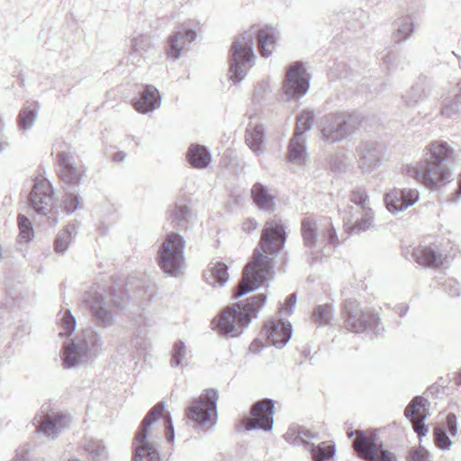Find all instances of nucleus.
<instances>
[{"instance_id":"obj_18","label":"nucleus","mask_w":461,"mask_h":461,"mask_svg":"<svg viewBox=\"0 0 461 461\" xmlns=\"http://www.w3.org/2000/svg\"><path fill=\"white\" fill-rule=\"evenodd\" d=\"M54 201V192L50 182L45 178L35 180L30 194V206L39 215H48Z\"/></svg>"},{"instance_id":"obj_53","label":"nucleus","mask_w":461,"mask_h":461,"mask_svg":"<svg viewBox=\"0 0 461 461\" xmlns=\"http://www.w3.org/2000/svg\"><path fill=\"white\" fill-rule=\"evenodd\" d=\"M425 420V415H423L421 419L412 420L414 431L417 433L419 438L425 436L428 432V428L424 424Z\"/></svg>"},{"instance_id":"obj_64","label":"nucleus","mask_w":461,"mask_h":461,"mask_svg":"<svg viewBox=\"0 0 461 461\" xmlns=\"http://www.w3.org/2000/svg\"><path fill=\"white\" fill-rule=\"evenodd\" d=\"M69 461H79L78 459H72V460H69Z\"/></svg>"},{"instance_id":"obj_15","label":"nucleus","mask_w":461,"mask_h":461,"mask_svg":"<svg viewBox=\"0 0 461 461\" xmlns=\"http://www.w3.org/2000/svg\"><path fill=\"white\" fill-rule=\"evenodd\" d=\"M274 402L271 399H264L254 403L250 410L251 417H244L239 426L244 427L245 430L250 431L261 429L271 430L274 424Z\"/></svg>"},{"instance_id":"obj_17","label":"nucleus","mask_w":461,"mask_h":461,"mask_svg":"<svg viewBox=\"0 0 461 461\" xmlns=\"http://www.w3.org/2000/svg\"><path fill=\"white\" fill-rule=\"evenodd\" d=\"M310 87V77L303 64L293 63L286 71L284 81V93L291 99L299 100L306 95Z\"/></svg>"},{"instance_id":"obj_44","label":"nucleus","mask_w":461,"mask_h":461,"mask_svg":"<svg viewBox=\"0 0 461 461\" xmlns=\"http://www.w3.org/2000/svg\"><path fill=\"white\" fill-rule=\"evenodd\" d=\"M312 317L319 326L327 325L334 317V308L329 303L318 305L314 308Z\"/></svg>"},{"instance_id":"obj_24","label":"nucleus","mask_w":461,"mask_h":461,"mask_svg":"<svg viewBox=\"0 0 461 461\" xmlns=\"http://www.w3.org/2000/svg\"><path fill=\"white\" fill-rule=\"evenodd\" d=\"M262 334L276 348H282L289 341L292 336V328L289 321L283 320L270 321L264 326Z\"/></svg>"},{"instance_id":"obj_59","label":"nucleus","mask_w":461,"mask_h":461,"mask_svg":"<svg viewBox=\"0 0 461 461\" xmlns=\"http://www.w3.org/2000/svg\"><path fill=\"white\" fill-rule=\"evenodd\" d=\"M9 146V143L5 140H0V153L5 151Z\"/></svg>"},{"instance_id":"obj_48","label":"nucleus","mask_w":461,"mask_h":461,"mask_svg":"<svg viewBox=\"0 0 461 461\" xmlns=\"http://www.w3.org/2000/svg\"><path fill=\"white\" fill-rule=\"evenodd\" d=\"M461 113V95H456L452 100L444 104L441 110L442 115L452 118Z\"/></svg>"},{"instance_id":"obj_49","label":"nucleus","mask_w":461,"mask_h":461,"mask_svg":"<svg viewBox=\"0 0 461 461\" xmlns=\"http://www.w3.org/2000/svg\"><path fill=\"white\" fill-rule=\"evenodd\" d=\"M87 451L96 461H104L106 458L107 451L104 445L100 441H92L87 445Z\"/></svg>"},{"instance_id":"obj_40","label":"nucleus","mask_w":461,"mask_h":461,"mask_svg":"<svg viewBox=\"0 0 461 461\" xmlns=\"http://www.w3.org/2000/svg\"><path fill=\"white\" fill-rule=\"evenodd\" d=\"M37 117V105L31 104L24 106L18 114V126L20 130L27 131L32 128Z\"/></svg>"},{"instance_id":"obj_45","label":"nucleus","mask_w":461,"mask_h":461,"mask_svg":"<svg viewBox=\"0 0 461 461\" xmlns=\"http://www.w3.org/2000/svg\"><path fill=\"white\" fill-rule=\"evenodd\" d=\"M17 223L20 230V241L28 242L32 240L34 237V231L30 219L23 214H18Z\"/></svg>"},{"instance_id":"obj_9","label":"nucleus","mask_w":461,"mask_h":461,"mask_svg":"<svg viewBox=\"0 0 461 461\" xmlns=\"http://www.w3.org/2000/svg\"><path fill=\"white\" fill-rule=\"evenodd\" d=\"M217 400V391L206 389L186 409L187 418L195 424L197 429L209 431L214 428L218 420Z\"/></svg>"},{"instance_id":"obj_31","label":"nucleus","mask_w":461,"mask_h":461,"mask_svg":"<svg viewBox=\"0 0 461 461\" xmlns=\"http://www.w3.org/2000/svg\"><path fill=\"white\" fill-rule=\"evenodd\" d=\"M228 269V266L221 261L210 263L203 275L205 282L214 287L223 286L229 280Z\"/></svg>"},{"instance_id":"obj_20","label":"nucleus","mask_w":461,"mask_h":461,"mask_svg":"<svg viewBox=\"0 0 461 461\" xmlns=\"http://www.w3.org/2000/svg\"><path fill=\"white\" fill-rule=\"evenodd\" d=\"M342 220L345 230L348 234L361 233L374 226L375 212L372 208L360 210H342Z\"/></svg>"},{"instance_id":"obj_29","label":"nucleus","mask_w":461,"mask_h":461,"mask_svg":"<svg viewBox=\"0 0 461 461\" xmlns=\"http://www.w3.org/2000/svg\"><path fill=\"white\" fill-rule=\"evenodd\" d=\"M186 159L193 168L204 169L212 162V154L205 146L191 144L186 152Z\"/></svg>"},{"instance_id":"obj_3","label":"nucleus","mask_w":461,"mask_h":461,"mask_svg":"<svg viewBox=\"0 0 461 461\" xmlns=\"http://www.w3.org/2000/svg\"><path fill=\"white\" fill-rule=\"evenodd\" d=\"M267 294H259L246 301L224 308L214 321V329L226 338H236L243 333L258 312L265 306Z\"/></svg>"},{"instance_id":"obj_54","label":"nucleus","mask_w":461,"mask_h":461,"mask_svg":"<svg viewBox=\"0 0 461 461\" xmlns=\"http://www.w3.org/2000/svg\"><path fill=\"white\" fill-rule=\"evenodd\" d=\"M165 430L167 440L172 442L175 438V431L172 420L169 414H167L165 418Z\"/></svg>"},{"instance_id":"obj_2","label":"nucleus","mask_w":461,"mask_h":461,"mask_svg":"<svg viewBox=\"0 0 461 461\" xmlns=\"http://www.w3.org/2000/svg\"><path fill=\"white\" fill-rule=\"evenodd\" d=\"M258 38V48L262 57L272 55L278 33L273 27H264L260 30L251 28L237 38L230 50V67L229 68L230 79L239 84L247 76L248 70L255 64L253 50L254 38Z\"/></svg>"},{"instance_id":"obj_14","label":"nucleus","mask_w":461,"mask_h":461,"mask_svg":"<svg viewBox=\"0 0 461 461\" xmlns=\"http://www.w3.org/2000/svg\"><path fill=\"white\" fill-rule=\"evenodd\" d=\"M70 421V417L62 411H41L35 415L32 423L39 434L52 440L69 426Z\"/></svg>"},{"instance_id":"obj_35","label":"nucleus","mask_w":461,"mask_h":461,"mask_svg":"<svg viewBox=\"0 0 461 461\" xmlns=\"http://www.w3.org/2000/svg\"><path fill=\"white\" fill-rule=\"evenodd\" d=\"M429 91L424 81L415 83L402 97L404 104L409 108L416 107L420 102L424 101Z\"/></svg>"},{"instance_id":"obj_5","label":"nucleus","mask_w":461,"mask_h":461,"mask_svg":"<svg viewBox=\"0 0 461 461\" xmlns=\"http://www.w3.org/2000/svg\"><path fill=\"white\" fill-rule=\"evenodd\" d=\"M128 301V295L122 289L109 293L100 286H92L84 295V303L90 310L95 323L101 328H109L115 322L113 308L121 309Z\"/></svg>"},{"instance_id":"obj_12","label":"nucleus","mask_w":461,"mask_h":461,"mask_svg":"<svg viewBox=\"0 0 461 461\" xmlns=\"http://www.w3.org/2000/svg\"><path fill=\"white\" fill-rule=\"evenodd\" d=\"M357 124L355 115L337 112L325 116L321 127V139L327 143L332 144L346 139L352 134Z\"/></svg>"},{"instance_id":"obj_58","label":"nucleus","mask_w":461,"mask_h":461,"mask_svg":"<svg viewBox=\"0 0 461 461\" xmlns=\"http://www.w3.org/2000/svg\"><path fill=\"white\" fill-rule=\"evenodd\" d=\"M126 158V153L123 152V151H118V152H115L113 156V160L114 162H122Z\"/></svg>"},{"instance_id":"obj_23","label":"nucleus","mask_w":461,"mask_h":461,"mask_svg":"<svg viewBox=\"0 0 461 461\" xmlns=\"http://www.w3.org/2000/svg\"><path fill=\"white\" fill-rule=\"evenodd\" d=\"M386 208L393 213L400 212L419 200V192L416 189H393L385 195Z\"/></svg>"},{"instance_id":"obj_36","label":"nucleus","mask_w":461,"mask_h":461,"mask_svg":"<svg viewBox=\"0 0 461 461\" xmlns=\"http://www.w3.org/2000/svg\"><path fill=\"white\" fill-rule=\"evenodd\" d=\"M429 401L422 396L414 397L407 405L404 411V415L411 420L421 419L425 415V419L429 414Z\"/></svg>"},{"instance_id":"obj_51","label":"nucleus","mask_w":461,"mask_h":461,"mask_svg":"<svg viewBox=\"0 0 461 461\" xmlns=\"http://www.w3.org/2000/svg\"><path fill=\"white\" fill-rule=\"evenodd\" d=\"M445 291L452 297L458 296L460 294L459 283L455 279H448L444 283Z\"/></svg>"},{"instance_id":"obj_56","label":"nucleus","mask_w":461,"mask_h":461,"mask_svg":"<svg viewBox=\"0 0 461 461\" xmlns=\"http://www.w3.org/2000/svg\"><path fill=\"white\" fill-rule=\"evenodd\" d=\"M263 347L264 346L261 341L258 339H254L249 347V351L253 354H258L262 350Z\"/></svg>"},{"instance_id":"obj_37","label":"nucleus","mask_w":461,"mask_h":461,"mask_svg":"<svg viewBox=\"0 0 461 461\" xmlns=\"http://www.w3.org/2000/svg\"><path fill=\"white\" fill-rule=\"evenodd\" d=\"M396 30L393 34V40L396 43L406 41L413 32L414 25L410 16L400 17L395 22Z\"/></svg>"},{"instance_id":"obj_19","label":"nucleus","mask_w":461,"mask_h":461,"mask_svg":"<svg viewBox=\"0 0 461 461\" xmlns=\"http://www.w3.org/2000/svg\"><path fill=\"white\" fill-rule=\"evenodd\" d=\"M57 161L60 180L70 186H78L85 176L84 166L76 162L70 151H59Z\"/></svg>"},{"instance_id":"obj_38","label":"nucleus","mask_w":461,"mask_h":461,"mask_svg":"<svg viewBox=\"0 0 461 461\" xmlns=\"http://www.w3.org/2000/svg\"><path fill=\"white\" fill-rule=\"evenodd\" d=\"M77 228L75 224H68L60 230L54 242V249L57 253L63 254L68 249L71 240L77 235Z\"/></svg>"},{"instance_id":"obj_22","label":"nucleus","mask_w":461,"mask_h":461,"mask_svg":"<svg viewBox=\"0 0 461 461\" xmlns=\"http://www.w3.org/2000/svg\"><path fill=\"white\" fill-rule=\"evenodd\" d=\"M196 39V32L192 29L181 28L167 39L166 53L168 59L176 61L188 50L190 44Z\"/></svg>"},{"instance_id":"obj_6","label":"nucleus","mask_w":461,"mask_h":461,"mask_svg":"<svg viewBox=\"0 0 461 461\" xmlns=\"http://www.w3.org/2000/svg\"><path fill=\"white\" fill-rule=\"evenodd\" d=\"M303 245L315 252L327 247L336 248L339 241L330 218L314 214L305 216L301 222Z\"/></svg>"},{"instance_id":"obj_27","label":"nucleus","mask_w":461,"mask_h":461,"mask_svg":"<svg viewBox=\"0 0 461 461\" xmlns=\"http://www.w3.org/2000/svg\"><path fill=\"white\" fill-rule=\"evenodd\" d=\"M161 104V96L158 89L148 85L140 93L139 98L133 100V105L137 112L140 113H148L158 108Z\"/></svg>"},{"instance_id":"obj_32","label":"nucleus","mask_w":461,"mask_h":461,"mask_svg":"<svg viewBox=\"0 0 461 461\" xmlns=\"http://www.w3.org/2000/svg\"><path fill=\"white\" fill-rule=\"evenodd\" d=\"M266 135L262 124L250 122L245 132V141L249 149L256 154L261 155L264 153V142Z\"/></svg>"},{"instance_id":"obj_52","label":"nucleus","mask_w":461,"mask_h":461,"mask_svg":"<svg viewBox=\"0 0 461 461\" xmlns=\"http://www.w3.org/2000/svg\"><path fill=\"white\" fill-rule=\"evenodd\" d=\"M295 303H296V294H292L287 297L285 305L281 307L280 312L283 315H286V316L291 315L294 312V307L295 306Z\"/></svg>"},{"instance_id":"obj_33","label":"nucleus","mask_w":461,"mask_h":461,"mask_svg":"<svg viewBox=\"0 0 461 461\" xmlns=\"http://www.w3.org/2000/svg\"><path fill=\"white\" fill-rule=\"evenodd\" d=\"M251 196L259 210L267 212H272L275 210V196L264 185L256 183L251 188Z\"/></svg>"},{"instance_id":"obj_1","label":"nucleus","mask_w":461,"mask_h":461,"mask_svg":"<svg viewBox=\"0 0 461 461\" xmlns=\"http://www.w3.org/2000/svg\"><path fill=\"white\" fill-rule=\"evenodd\" d=\"M285 242L284 226L279 221L266 222L258 247L252 259L245 266L242 279L234 290V297L240 298L268 282L274 276V258L280 253Z\"/></svg>"},{"instance_id":"obj_16","label":"nucleus","mask_w":461,"mask_h":461,"mask_svg":"<svg viewBox=\"0 0 461 461\" xmlns=\"http://www.w3.org/2000/svg\"><path fill=\"white\" fill-rule=\"evenodd\" d=\"M357 456L366 461H396L395 456L376 443L375 435L357 431L353 442Z\"/></svg>"},{"instance_id":"obj_42","label":"nucleus","mask_w":461,"mask_h":461,"mask_svg":"<svg viewBox=\"0 0 461 461\" xmlns=\"http://www.w3.org/2000/svg\"><path fill=\"white\" fill-rule=\"evenodd\" d=\"M315 114L313 111L303 110L302 111L296 120V126L294 135H300L305 137V133L309 131L312 127V122Z\"/></svg>"},{"instance_id":"obj_21","label":"nucleus","mask_w":461,"mask_h":461,"mask_svg":"<svg viewBox=\"0 0 461 461\" xmlns=\"http://www.w3.org/2000/svg\"><path fill=\"white\" fill-rule=\"evenodd\" d=\"M384 145L375 142H362L357 149L359 167L365 173H370L380 167L384 156Z\"/></svg>"},{"instance_id":"obj_39","label":"nucleus","mask_w":461,"mask_h":461,"mask_svg":"<svg viewBox=\"0 0 461 461\" xmlns=\"http://www.w3.org/2000/svg\"><path fill=\"white\" fill-rule=\"evenodd\" d=\"M189 351L182 340H176L171 350L170 366H186L188 365Z\"/></svg>"},{"instance_id":"obj_28","label":"nucleus","mask_w":461,"mask_h":461,"mask_svg":"<svg viewBox=\"0 0 461 461\" xmlns=\"http://www.w3.org/2000/svg\"><path fill=\"white\" fill-rule=\"evenodd\" d=\"M453 154L452 147L445 141H434L424 149L422 160L446 164Z\"/></svg>"},{"instance_id":"obj_13","label":"nucleus","mask_w":461,"mask_h":461,"mask_svg":"<svg viewBox=\"0 0 461 461\" xmlns=\"http://www.w3.org/2000/svg\"><path fill=\"white\" fill-rule=\"evenodd\" d=\"M344 326L351 332L360 333L367 330L378 331L377 313L361 308L356 300L348 299L344 302Z\"/></svg>"},{"instance_id":"obj_10","label":"nucleus","mask_w":461,"mask_h":461,"mask_svg":"<svg viewBox=\"0 0 461 461\" xmlns=\"http://www.w3.org/2000/svg\"><path fill=\"white\" fill-rule=\"evenodd\" d=\"M404 174L429 189L440 187L453 179L451 169L446 164L425 160L407 165Z\"/></svg>"},{"instance_id":"obj_57","label":"nucleus","mask_w":461,"mask_h":461,"mask_svg":"<svg viewBox=\"0 0 461 461\" xmlns=\"http://www.w3.org/2000/svg\"><path fill=\"white\" fill-rule=\"evenodd\" d=\"M453 195H454V201H456V202H457V200L461 196V173L457 176V189Z\"/></svg>"},{"instance_id":"obj_34","label":"nucleus","mask_w":461,"mask_h":461,"mask_svg":"<svg viewBox=\"0 0 461 461\" xmlns=\"http://www.w3.org/2000/svg\"><path fill=\"white\" fill-rule=\"evenodd\" d=\"M170 218L174 228L178 230H187L194 223V214L191 208L185 204L176 203L171 211Z\"/></svg>"},{"instance_id":"obj_60","label":"nucleus","mask_w":461,"mask_h":461,"mask_svg":"<svg viewBox=\"0 0 461 461\" xmlns=\"http://www.w3.org/2000/svg\"><path fill=\"white\" fill-rule=\"evenodd\" d=\"M13 461H28L26 453L24 452L23 454H17Z\"/></svg>"},{"instance_id":"obj_41","label":"nucleus","mask_w":461,"mask_h":461,"mask_svg":"<svg viewBox=\"0 0 461 461\" xmlns=\"http://www.w3.org/2000/svg\"><path fill=\"white\" fill-rule=\"evenodd\" d=\"M369 196L366 188L357 187L350 194L349 201L352 204L347 205L343 210H360L364 208H370L367 205Z\"/></svg>"},{"instance_id":"obj_47","label":"nucleus","mask_w":461,"mask_h":461,"mask_svg":"<svg viewBox=\"0 0 461 461\" xmlns=\"http://www.w3.org/2000/svg\"><path fill=\"white\" fill-rule=\"evenodd\" d=\"M82 198L74 192H66L62 202L63 210L67 214L73 213L81 204Z\"/></svg>"},{"instance_id":"obj_4","label":"nucleus","mask_w":461,"mask_h":461,"mask_svg":"<svg viewBox=\"0 0 461 461\" xmlns=\"http://www.w3.org/2000/svg\"><path fill=\"white\" fill-rule=\"evenodd\" d=\"M101 334L93 328L80 330L65 341L62 347L61 361L64 368L71 369L95 359L103 351Z\"/></svg>"},{"instance_id":"obj_46","label":"nucleus","mask_w":461,"mask_h":461,"mask_svg":"<svg viewBox=\"0 0 461 461\" xmlns=\"http://www.w3.org/2000/svg\"><path fill=\"white\" fill-rule=\"evenodd\" d=\"M59 323L63 330L59 331L60 337L70 336L76 328V319L69 310L59 313Z\"/></svg>"},{"instance_id":"obj_61","label":"nucleus","mask_w":461,"mask_h":461,"mask_svg":"<svg viewBox=\"0 0 461 461\" xmlns=\"http://www.w3.org/2000/svg\"><path fill=\"white\" fill-rule=\"evenodd\" d=\"M3 130H4V124H3L2 121L0 120V134L2 133Z\"/></svg>"},{"instance_id":"obj_62","label":"nucleus","mask_w":461,"mask_h":461,"mask_svg":"<svg viewBox=\"0 0 461 461\" xmlns=\"http://www.w3.org/2000/svg\"><path fill=\"white\" fill-rule=\"evenodd\" d=\"M57 222H58V220H57L56 218H54V219L52 220L51 224L55 225Z\"/></svg>"},{"instance_id":"obj_26","label":"nucleus","mask_w":461,"mask_h":461,"mask_svg":"<svg viewBox=\"0 0 461 461\" xmlns=\"http://www.w3.org/2000/svg\"><path fill=\"white\" fill-rule=\"evenodd\" d=\"M447 433L452 437H455L457 433L456 416L454 413H448L446 423L441 426L435 427L433 431L434 443L443 451L450 449L452 445Z\"/></svg>"},{"instance_id":"obj_11","label":"nucleus","mask_w":461,"mask_h":461,"mask_svg":"<svg viewBox=\"0 0 461 461\" xmlns=\"http://www.w3.org/2000/svg\"><path fill=\"white\" fill-rule=\"evenodd\" d=\"M284 438L290 444L303 446L311 453L313 461H328L336 452L335 445L331 442H311L319 439V433L312 432L302 426H291Z\"/></svg>"},{"instance_id":"obj_8","label":"nucleus","mask_w":461,"mask_h":461,"mask_svg":"<svg viewBox=\"0 0 461 461\" xmlns=\"http://www.w3.org/2000/svg\"><path fill=\"white\" fill-rule=\"evenodd\" d=\"M185 241L179 233L170 231L162 242L158 255L159 267L171 276H178L185 267Z\"/></svg>"},{"instance_id":"obj_7","label":"nucleus","mask_w":461,"mask_h":461,"mask_svg":"<svg viewBox=\"0 0 461 461\" xmlns=\"http://www.w3.org/2000/svg\"><path fill=\"white\" fill-rule=\"evenodd\" d=\"M165 405L163 402L157 403L145 416L136 432L133 461H161L160 454L153 442V424L163 415Z\"/></svg>"},{"instance_id":"obj_50","label":"nucleus","mask_w":461,"mask_h":461,"mask_svg":"<svg viewBox=\"0 0 461 461\" xmlns=\"http://www.w3.org/2000/svg\"><path fill=\"white\" fill-rule=\"evenodd\" d=\"M408 461H431L429 451L423 447H412L408 454Z\"/></svg>"},{"instance_id":"obj_30","label":"nucleus","mask_w":461,"mask_h":461,"mask_svg":"<svg viewBox=\"0 0 461 461\" xmlns=\"http://www.w3.org/2000/svg\"><path fill=\"white\" fill-rule=\"evenodd\" d=\"M288 160L297 166H303L308 160L306 137L293 135L288 146Z\"/></svg>"},{"instance_id":"obj_63","label":"nucleus","mask_w":461,"mask_h":461,"mask_svg":"<svg viewBox=\"0 0 461 461\" xmlns=\"http://www.w3.org/2000/svg\"><path fill=\"white\" fill-rule=\"evenodd\" d=\"M458 60H459V67L461 68V57H457Z\"/></svg>"},{"instance_id":"obj_43","label":"nucleus","mask_w":461,"mask_h":461,"mask_svg":"<svg viewBox=\"0 0 461 461\" xmlns=\"http://www.w3.org/2000/svg\"><path fill=\"white\" fill-rule=\"evenodd\" d=\"M151 47V40L148 35L138 34L131 39L130 54L143 57Z\"/></svg>"},{"instance_id":"obj_25","label":"nucleus","mask_w":461,"mask_h":461,"mask_svg":"<svg viewBox=\"0 0 461 461\" xmlns=\"http://www.w3.org/2000/svg\"><path fill=\"white\" fill-rule=\"evenodd\" d=\"M415 261L423 267L438 268L444 263L443 254L436 244L420 245L413 249Z\"/></svg>"},{"instance_id":"obj_55","label":"nucleus","mask_w":461,"mask_h":461,"mask_svg":"<svg viewBox=\"0 0 461 461\" xmlns=\"http://www.w3.org/2000/svg\"><path fill=\"white\" fill-rule=\"evenodd\" d=\"M258 228V222L253 218H249L242 222L241 229L244 232L249 233Z\"/></svg>"}]
</instances>
